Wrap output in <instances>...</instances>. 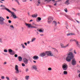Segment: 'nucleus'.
Masks as SVG:
<instances>
[{
    "label": "nucleus",
    "mask_w": 80,
    "mask_h": 80,
    "mask_svg": "<svg viewBox=\"0 0 80 80\" xmlns=\"http://www.w3.org/2000/svg\"><path fill=\"white\" fill-rule=\"evenodd\" d=\"M67 57L66 58V60L68 62L71 61V60L73 58V54L72 52H69L67 53Z\"/></svg>",
    "instance_id": "f257e3e1"
},
{
    "label": "nucleus",
    "mask_w": 80,
    "mask_h": 80,
    "mask_svg": "<svg viewBox=\"0 0 80 80\" xmlns=\"http://www.w3.org/2000/svg\"><path fill=\"white\" fill-rule=\"evenodd\" d=\"M62 68L63 70H65V71L67 70V69H68V65H67V64L64 63L62 66Z\"/></svg>",
    "instance_id": "f03ea898"
},
{
    "label": "nucleus",
    "mask_w": 80,
    "mask_h": 80,
    "mask_svg": "<svg viewBox=\"0 0 80 80\" xmlns=\"http://www.w3.org/2000/svg\"><path fill=\"white\" fill-rule=\"evenodd\" d=\"M15 73L17 74H18L20 73V71L18 69V66L17 65H15Z\"/></svg>",
    "instance_id": "7ed1b4c3"
},
{
    "label": "nucleus",
    "mask_w": 80,
    "mask_h": 80,
    "mask_svg": "<svg viewBox=\"0 0 80 80\" xmlns=\"http://www.w3.org/2000/svg\"><path fill=\"white\" fill-rule=\"evenodd\" d=\"M53 20V18L51 17H49L48 18V23L49 24H50L52 21Z\"/></svg>",
    "instance_id": "20e7f679"
},
{
    "label": "nucleus",
    "mask_w": 80,
    "mask_h": 80,
    "mask_svg": "<svg viewBox=\"0 0 80 80\" xmlns=\"http://www.w3.org/2000/svg\"><path fill=\"white\" fill-rule=\"evenodd\" d=\"M8 12H9V13H11L12 15V17L14 18V19L17 18V17L16 16V14H15V12H11V11H10V10H9V9Z\"/></svg>",
    "instance_id": "39448f33"
},
{
    "label": "nucleus",
    "mask_w": 80,
    "mask_h": 80,
    "mask_svg": "<svg viewBox=\"0 0 80 80\" xmlns=\"http://www.w3.org/2000/svg\"><path fill=\"white\" fill-rule=\"evenodd\" d=\"M8 51L10 55H13L15 54V52L11 49H9Z\"/></svg>",
    "instance_id": "423d86ee"
},
{
    "label": "nucleus",
    "mask_w": 80,
    "mask_h": 80,
    "mask_svg": "<svg viewBox=\"0 0 80 80\" xmlns=\"http://www.w3.org/2000/svg\"><path fill=\"white\" fill-rule=\"evenodd\" d=\"M4 20H5L4 18L2 17H0V24L1 25H3L5 23L4 21H3Z\"/></svg>",
    "instance_id": "0eeeda50"
},
{
    "label": "nucleus",
    "mask_w": 80,
    "mask_h": 80,
    "mask_svg": "<svg viewBox=\"0 0 80 80\" xmlns=\"http://www.w3.org/2000/svg\"><path fill=\"white\" fill-rule=\"evenodd\" d=\"M46 53L47 55L49 57H53V53L50 51H46Z\"/></svg>",
    "instance_id": "6e6552de"
},
{
    "label": "nucleus",
    "mask_w": 80,
    "mask_h": 80,
    "mask_svg": "<svg viewBox=\"0 0 80 80\" xmlns=\"http://www.w3.org/2000/svg\"><path fill=\"white\" fill-rule=\"evenodd\" d=\"M71 64L72 65H75L77 64V61L75 60V59L73 58Z\"/></svg>",
    "instance_id": "1a4fd4ad"
},
{
    "label": "nucleus",
    "mask_w": 80,
    "mask_h": 80,
    "mask_svg": "<svg viewBox=\"0 0 80 80\" xmlns=\"http://www.w3.org/2000/svg\"><path fill=\"white\" fill-rule=\"evenodd\" d=\"M23 62L25 64H28V60L26 58H24L23 59Z\"/></svg>",
    "instance_id": "9d476101"
},
{
    "label": "nucleus",
    "mask_w": 80,
    "mask_h": 80,
    "mask_svg": "<svg viewBox=\"0 0 80 80\" xmlns=\"http://www.w3.org/2000/svg\"><path fill=\"white\" fill-rule=\"evenodd\" d=\"M32 68L33 70H35V71H38V68H37V66L34 65L32 66Z\"/></svg>",
    "instance_id": "9b49d317"
},
{
    "label": "nucleus",
    "mask_w": 80,
    "mask_h": 80,
    "mask_svg": "<svg viewBox=\"0 0 80 80\" xmlns=\"http://www.w3.org/2000/svg\"><path fill=\"white\" fill-rule=\"evenodd\" d=\"M0 7H3L4 8H2V10H6V11H7L8 12V11L9 10V9L8 8H7L6 7H5V5H1L0 6Z\"/></svg>",
    "instance_id": "f8f14e48"
},
{
    "label": "nucleus",
    "mask_w": 80,
    "mask_h": 80,
    "mask_svg": "<svg viewBox=\"0 0 80 80\" xmlns=\"http://www.w3.org/2000/svg\"><path fill=\"white\" fill-rule=\"evenodd\" d=\"M46 54H47L46 52H43L40 54V56L41 57H45V56H46Z\"/></svg>",
    "instance_id": "ddd939ff"
},
{
    "label": "nucleus",
    "mask_w": 80,
    "mask_h": 80,
    "mask_svg": "<svg viewBox=\"0 0 80 80\" xmlns=\"http://www.w3.org/2000/svg\"><path fill=\"white\" fill-rule=\"evenodd\" d=\"M25 25L27 27H28V28H32V24H29V23H25Z\"/></svg>",
    "instance_id": "4468645a"
},
{
    "label": "nucleus",
    "mask_w": 80,
    "mask_h": 80,
    "mask_svg": "<svg viewBox=\"0 0 80 80\" xmlns=\"http://www.w3.org/2000/svg\"><path fill=\"white\" fill-rule=\"evenodd\" d=\"M33 58L34 60H37L39 58V57H38V56L36 55L33 56Z\"/></svg>",
    "instance_id": "2eb2a0df"
},
{
    "label": "nucleus",
    "mask_w": 80,
    "mask_h": 80,
    "mask_svg": "<svg viewBox=\"0 0 80 80\" xmlns=\"http://www.w3.org/2000/svg\"><path fill=\"white\" fill-rule=\"evenodd\" d=\"M75 42H76V43L77 46L80 48V45L79 44V43H78V42L76 40Z\"/></svg>",
    "instance_id": "dca6fc26"
},
{
    "label": "nucleus",
    "mask_w": 80,
    "mask_h": 80,
    "mask_svg": "<svg viewBox=\"0 0 80 80\" xmlns=\"http://www.w3.org/2000/svg\"><path fill=\"white\" fill-rule=\"evenodd\" d=\"M53 51H54L55 53H58V50H57V49L55 48H52Z\"/></svg>",
    "instance_id": "f3484780"
},
{
    "label": "nucleus",
    "mask_w": 80,
    "mask_h": 80,
    "mask_svg": "<svg viewBox=\"0 0 80 80\" xmlns=\"http://www.w3.org/2000/svg\"><path fill=\"white\" fill-rule=\"evenodd\" d=\"M41 20H42V18H41L38 17L36 19V21L37 22H39L40 21H41Z\"/></svg>",
    "instance_id": "a211bd4d"
},
{
    "label": "nucleus",
    "mask_w": 80,
    "mask_h": 80,
    "mask_svg": "<svg viewBox=\"0 0 80 80\" xmlns=\"http://www.w3.org/2000/svg\"><path fill=\"white\" fill-rule=\"evenodd\" d=\"M30 78V76L28 75V76H25V80H29V79Z\"/></svg>",
    "instance_id": "6ab92c4d"
},
{
    "label": "nucleus",
    "mask_w": 80,
    "mask_h": 80,
    "mask_svg": "<svg viewBox=\"0 0 80 80\" xmlns=\"http://www.w3.org/2000/svg\"><path fill=\"white\" fill-rule=\"evenodd\" d=\"M60 45L61 46V48H65V46L64 45V44H63L61 43L60 44Z\"/></svg>",
    "instance_id": "aec40b11"
},
{
    "label": "nucleus",
    "mask_w": 80,
    "mask_h": 80,
    "mask_svg": "<svg viewBox=\"0 0 80 80\" xmlns=\"http://www.w3.org/2000/svg\"><path fill=\"white\" fill-rule=\"evenodd\" d=\"M18 59L19 62H22V58L20 56L18 57Z\"/></svg>",
    "instance_id": "412c9836"
},
{
    "label": "nucleus",
    "mask_w": 80,
    "mask_h": 80,
    "mask_svg": "<svg viewBox=\"0 0 80 80\" xmlns=\"http://www.w3.org/2000/svg\"><path fill=\"white\" fill-rule=\"evenodd\" d=\"M10 28L11 30H13V29H14V27L12 25H10Z\"/></svg>",
    "instance_id": "4be33fe9"
},
{
    "label": "nucleus",
    "mask_w": 80,
    "mask_h": 80,
    "mask_svg": "<svg viewBox=\"0 0 80 80\" xmlns=\"http://www.w3.org/2000/svg\"><path fill=\"white\" fill-rule=\"evenodd\" d=\"M52 23L54 24L55 26H57V23L55 21H52Z\"/></svg>",
    "instance_id": "5701e85b"
},
{
    "label": "nucleus",
    "mask_w": 80,
    "mask_h": 80,
    "mask_svg": "<svg viewBox=\"0 0 80 80\" xmlns=\"http://www.w3.org/2000/svg\"><path fill=\"white\" fill-rule=\"evenodd\" d=\"M69 0H67L66 2H65V4H67V5H68L69 4Z\"/></svg>",
    "instance_id": "b1692460"
},
{
    "label": "nucleus",
    "mask_w": 80,
    "mask_h": 80,
    "mask_svg": "<svg viewBox=\"0 0 80 80\" xmlns=\"http://www.w3.org/2000/svg\"><path fill=\"white\" fill-rule=\"evenodd\" d=\"M21 45L22 48H26V47H25V45H24V44L23 43H22L21 44Z\"/></svg>",
    "instance_id": "393cba45"
},
{
    "label": "nucleus",
    "mask_w": 80,
    "mask_h": 80,
    "mask_svg": "<svg viewBox=\"0 0 80 80\" xmlns=\"http://www.w3.org/2000/svg\"><path fill=\"white\" fill-rule=\"evenodd\" d=\"M36 40V38H33L31 39V42H35Z\"/></svg>",
    "instance_id": "a878e982"
},
{
    "label": "nucleus",
    "mask_w": 80,
    "mask_h": 80,
    "mask_svg": "<svg viewBox=\"0 0 80 80\" xmlns=\"http://www.w3.org/2000/svg\"><path fill=\"white\" fill-rule=\"evenodd\" d=\"M37 17V14L32 15V17L33 18H36Z\"/></svg>",
    "instance_id": "bb28decb"
},
{
    "label": "nucleus",
    "mask_w": 80,
    "mask_h": 80,
    "mask_svg": "<svg viewBox=\"0 0 80 80\" xmlns=\"http://www.w3.org/2000/svg\"><path fill=\"white\" fill-rule=\"evenodd\" d=\"M32 26L34 27H37V26H38V25L35 24L34 22H33L32 23Z\"/></svg>",
    "instance_id": "cd10ccee"
},
{
    "label": "nucleus",
    "mask_w": 80,
    "mask_h": 80,
    "mask_svg": "<svg viewBox=\"0 0 80 80\" xmlns=\"http://www.w3.org/2000/svg\"><path fill=\"white\" fill-rule=\"evenodd\" d=\"M77 40L75 39H71L70 40V42H73V41H74L75 42Z\"/></svg>",
    "instance_id": "c85d7f7f"
},
{
    "label": "nucleus",
    "mask_w": 80,
    "mask_h": 80,
    "mask_svg": "<svg viewBox=\"0 0 80 80\" xmlns=\"http://www.w3.org/2000/svg\"><path fill=\"white\" fill-rule=\"evenodd\" d=\"M63 74H64V75H67L68 72H67V71H63Z\"/></svg>",
    "instance_id": "c756f323"
},
{
    "label": "nucleus",
    "mask_w": 80,
    "mask_h": 80,
    "mask_svg": "<svg viewBox=\"0 0 80 80\" xmlns=\"http://www.w3.org/2000/svg\"><path fill=\"white\" fill-rule=\"evenodd\" d=\"M15 2L18 3V5H20V3H19V1L18 0H15Z\"/></svg>",
    "instance_id": "7c9ffc66"
},
{
    "label": "nucleus",
    "mask_w": 80,
    "mask_h": 80,
    "mask_svg": "<svg viewBox=\"0 0 80 80\" xmlns=\"http://www.w3.org/2000/svg\"><path fill=\"white\" fill-rule=\"evenodd\" d=\"M69 46V43L67 44L66 45L64 46V48H66L67 47H68Z\"/></svg>",
    "instance_id": "2f4dec72"
},
{
    "label": "nucleus",
    "mask_w": 80,
    "mask_h": 80,
    "mask_svg": "<svg viewBox=\"0 0 80 80\" xmlns=\"http://www.w3.org/2000/svg\"><path fill=\"white\" fill-rule=\"evenodd\" d=\"M73 35V34L72 33H69L67 34V36H70V35Z\"/></svg>",
    "instance_id": "473e14b6"
},
{
    "label": "nucleus",
    "mask_w": 80,
    "mask_h": 80,
    "mask_svg": "<svg viewBox=\"0 0 80 80\" xmlns=\"http://www.w3.org/2000/svg\"><path fill=\"white\" fill-rule=\"evenodd\" d=\"M0 42L3 43V38H0Z\"/></svg>",
    "instance_id": "72a5a7b5"
},
{
    "label": "nucleus",
    "mask_w": 80,
    "mask_h": 80,
    "mask_svg": "<svg viewBox=\"0 0 80 80\" xmlns=\"http://www.w3.org/2000/svg\"><path fill=\"white\" fill-rule=\"evenodd\" d=\"M38 32H43V30L40 29L39 30Z\"/></svg>",
    "instance_id": "f704fd0d"
},
{
    "label": "nucleus",
    "mask_w": 80,
    "mask_h": 80,
    "mask_svg": "<svg viewBox=\"0 0 80 80\" xmlns=\"http://www.w3.org/2000/svg\"><path fill=\"white\" fill-rule=\"evenodd\" d=\"M4 52L5 53H7L8 52V51H7V50L5 49L4 50Z\"/></svg>",
    "instance_id": "c9c22d12"
},
{
    "label": "nucleus",
    "mask_w": 80,
    "mask_h": 80,
    "mask_svg": "<svg viewBox=\"0 0 80 80\" xmlns=\"http://www.w3.org/2000/svg\"><path fill=\"white\" fill-rule=\"evenodd\" d=\"M64 10L66 13H67V12H68V11H67V8H65L64 9Z\"/></svg>",
    "instance_id": "e433bc0d"
},
{
    "label": "nucleus",
    "mask_w": 80,
    "mask_h": 80,
    "mask_svg": "<svg viewBox=\"0 0 80 80\" xmlns=\"http://www.w3.org/2000/svg\"><path fill=\"white\" fill-rule=\"evenodd\" d=\"M52 70V68H48V70H49V71H51Z\"/></svg>",
    "instance_id": "4c0bfd02"
},
{
    "label": "nucleus",
    "mask_w": 80,
    "mask_h": 80,
    "mask_svg": "<svg viewBox=\"0 0 80 80\" xmlns=\"http://www.w3.org/2000/svg\"><path fill=\"white\" fill-rule=\"evenodd\" d=\"M40 0H39L38 1V4H37V6H38L39 5V4H40V2L39 1Z\"/></svg>",
    "instance_id": "58836bf2"
},
{
    "label": "nucleus",
    "mask_w": 80,
    "mask_h": 80,
    "mask_svg": "<svg viewBox=\"0 0 80 80\" xmlns=\"http://www.w3.org/2000/svg\"><path fill=\"white\" fill-rule=\"evenodd\" d=\"M24 63H22V67H25V64Z\"/></svg>",
    "instance_id": "ea45409f"
},
{
    "label": "nucleus",
    "mask_w": 80,
    "mask_h": 80,
    "mask_svg": "<svg viewBox=\"0 0 80 80\" xmlns=\"http://www.w3.org/2000/svg\"><path fill=\"white\" fill-rule=\"evenodd\" d=\"M31 28H37V26H32Z\"/></svg>",
    "instance_id": "a19ab883"
},
{
    "label": "nucleus",
    "mask_w": 80,
    "mask_h": 80,
    "mask_svg": "<svg viewBox=\"0 0 80 80\" xmlns=\"http://www.w3.org/2000/svg\"><path fill=\"white\" fill-rule=\"evenodd\" d=\"M72 50H73V48H71L69 49V52H71V51H72Z\"/></svg>",
    "instance_id": "79ce46f5"
},
{
    "label": "nucleus",
    "mask_w": 80,
    "mask_h": 80,
    "mask_svg": "<svg viewBox=\"0 0 80 80\" xmlns=\"http://www.w3.org/2000/svg\"><path fill=\"white\" fill-rule=\"evenodd\" d=\"M6 79H7V80H10V79L9 78V77H6Z\"/></svg>",
    "instance_id": "37998d69"
},
{
    "label": "nucleus",
    "mask_w": 80,
    "mask_h": 80,
    "mask_svg": "<svg viewBox=\"0 0 80 80\" xmlns=\"http://www.w3.org/2000/svg\"><path fill=\"white\" fill-rule=\"evenodd\" d=\"M28 70H29V69H28V68H27L26 69V72H27L28 71Z\"/></svg>",
    "instance_id": "c03bdc74"
},
{
    "label": "nucleus",
    "mask_w": 80,
    "mask_h": 80,
    "mask_svg": "<svg viewBox=\"0 0 80 80\" xmlns=\"http://www.w3.org/2000/svg\"><path fill=\"white\" fill-rule=\"evenodd\" d=\"M8 22L9 23H12V21H11V20H9L8 21Z\"/></svg>",
    "instance_id": "a18cd8bd"
},
{
    "label": "nucleus",
    "mask_w": 80,
    "mask_h": 80,
    "mask_svg": "<svg viewBox=\"0 0 80 80\" xmlns=\"http://www.w3.org/2000/svg\"><path fill=\"white\" fill-rule=\"evenodd\" d=\"M24 45H25V46H27V43L25 42L24 43Z\"/></svg>",
    "instance_id": "49530a36"
},
{
    "label": "nucleus",
    "mask_w": 80,
    "mask_h": 80,
    "mask_svg": "<svg viewBox=\"0 0 80 80\" xmlns=\"http://www.w3.org/2000/svg\"><path fill=\"white\" fill-rule=\"evenodd\" d=\"M14 57H18V55H17V54H16L14 55Z\"/></svg>",
    "instance_id": "de8ad7c7"
},
{
    "label": "nucleus",
    "mask_w": 80,
    "mask_h": 80,
    "mask_svg": "<svg viewBox=\"0 0 80 80\" xmlns=\"http://www.w3.org/2000/svg\"><path fill=\"white\" fill-rule=\"evenodd\" d=\"M1 78L2 79H4V78H5V77H4V76H2L1 77Z\"/></svg>",
    "instance_id": "09e8293b"
},
{
    "label": "nucleus",
    "mask_w": 80,
    "mask_h": 80,
    "mask_svg": "<svg viewBox=\"0 0 80 80\" xmlns=\"http://www.w3.org/2000/svg\"><path fill=\"white\" fill-rule=\"evenodd\" d=\"M74 53H75V54H77V52H76V51H75V50H74Z\"/></svg>",
    "instance_id": "8fccbe9b"
},
{
    "label": "nucleus",
    "mask_w": 80,
    "mask_h": 80,
    "mask_svg": "<svg viewBox=\"0 0 80 80\" xmlns=\"http://www.w3.org/2000/svg\"><path fill=\"white\" fill-rule=\"evenodd\" d=\"M23 2H27V0H22Z\"/></svg>",
    "instance_id": "3c124183"
},
{
    "label": "nucleus",
    "mask_w": 80,
    "mask_h": 80,
    "mask_svg": "<svg viewBox=\"0 0 80 80\" xmlns=\"http://www.w3.org/2000/svg\"><path fill=\"white\" fill-rule=\"evenodd\" d=\"M57 5V3H56L54 4V6H56Z\"/></svg>",
    "instance_id": "603ef678"
},
{
    "label": "nucleus",
    "mask_w": 80,
    "mask_h": 80,
    "mask_svg": "<svg viewBox=\"0 0 80 80\" xmlns=\"http://www.w3.org/2000/svg\"><path fill=\"white\" fill-rule=\"evenodd\" d=\"M12 10H14V11H17V10H16V9H15L14 8H12Z\"/></svg>",
    "instance_id": "864d4df0"
},
{
    "label": "nucleus",
    "mask_w": 80,
    "mask_h": 80,
    "mask_svg": "<svg viewBox=\"0 0 80 80\" xmlns=\"http://www.w3.org/2000/svg\"><path fill=\"white\" fill-rule=\"evenodd\" d=\"M48 6L50 8H52V6L51 5H49Z\"/></svg>",
    "instance_id": "5fc2aeb1"
},
{
    "label": "nucleus",
    "mask_w": 80,
    "mask_h": 80,
    "mask_svg": "<svg viewBox=\"0 0 80 80\" xmlns=\"http://www.w3.org/2000/svg\"><path fill=\"white\" fill-rule=\"evenodd\" d=\"M27 44H30V41H28L27 42Z\"/></svg>",
    "instance_id": "6e6d98bb"
},
{
    "label": "nucleus",
    "mask_w": 80,
    "mask_h": 80,
    "mask_svg": "<svg viewBox=\"0 0 80 80\" xmlns=\"http://www.w3.org/2000/svg\"><path fill=\"white\" fill-rule=\"evenodd\" d=\"M7 19H9V17L7 16Z\"/></svg>",
    "instance_id": "4d7b16f0"
},
{
    "label": "nucleus",
    "mask_w": 80,
    "mask_h": 80,
    "mask_svg": "<svg viewBox=\"0 0 80 80\" xmlns=\"http://www.w3.org/2000/svg\"><path fill=\"white\" fill-rule=\"evenodd\" d=\"M32 21H33V20L32 19H31L30 20V22H32Z\"/></svg>",
    "instance_id": "13d9d810"
},
{
    "label": "nucleus",
    "mask_w": 80,
    "mask_h": 80,
    "mask_svg": "<svg viewBox=\"0 0 80 80\" xmlns=\"http://www.w3.org/2000/svg\"><path fill=\"white\" fill-rule=\"evenodd\" d=\"M4 64H7V62H4Z\"/></svg>",
    "instance_id": "bf43d9fd"
},
{
    "label": "nucleus",
    "mask_w": 80,
    "mask_h": 80,
    "mask_svg": "<svg viewBox=\"0 0 80 80\" xmlns=\"http://www.w3.org/2000/svg\"><path fill=\"white\" fill-rule=\"evenodd\" d=\"M76 22H77L78 23H80V22H79V21H78L77 20L76 21Z\"/></svg>",
    "instance_id": "052dcab7"
},
{
    "label": "nucleus",
    "mask_w": 80,
    "mask_h": 80,
    "mask_svg": "<svg viewBox=\"0 0 80 80\" xmlns=\"http://www.w3.org/2000/svg\"><path fill=\"white\" fill-rule=\"evenodd\" d=\"M33 62L34 63H36V61H33Z\"/></svg>",
    "instance_id": "680f3d73"
},
{
    "label": "nucleus",
    "mask_w": 80,
    "mask_h": 80,
    "mask_svg": "<svg viewBox=\"0 0 80 80\" xmlns=\"http://www.w3.org/2000/svg\"><path fill=\"white\" fill-rule=\"evenodd\" d=\"M14 80H18V79H17V78H15V79Z\"/></svg>",
    "instance_id": "e2e57ef3"
},
{
    "label": "nucleus",
    "mask_w": 80,
    "mask_h": 80,
    "mask_svg": "<svg viewBox=\"0 0 80 80\" xmlns=\"http://www.w3.org/2000/svg\"><path fill=\"white\" fill-rule=\"evenodd\" d=\"M54 44L55 45H57V42H54Z\"/></svg>",
    "instance_id": "0e129e2a"
},
{
    "label": "nucleus",
    "mask_w": 80,
    "mask_h": 80,
    "mask_svg": "<svg viewBox=\"0 0 80 80\" xmlns=\"http://www.w3.org/2000/svg\"><path fill=\"white\" fill-rule=\"evenodd\" d=\"M51 1H52V2H54L55 0H52Z\"/></svg>",
    "instance_id": "69168bd1"
},
{
    "label": "nucleus",
    "mask_w": 80,
    "mask_h": 80,
    "mask_svg": "<svg viewBox=\"0 0 80 80\" xmlns=\"http://www.w3.org/2000/svg\"><path fill=\"white\" fill-rule=\"evenodd\" d=\"M0 3H3V2H2V1H0Z\"/></svg>",
    "instance_id": "338daca9"
},
{
    "label": "nucleus",
    "mask_w": 80,
    "mask_h": 80,
    "mask_svg": "<svg viewBox=\"0 0 80 80\" xmlns=\"http://www.w3.org/2000/svg\"><path fill=\"white\" fill-rule=\"evenodd\" d=\"M28 15H30V13L29 12H28Z\"/></svg>",
    "instance_id": "774afa93"
}]
</instances>
